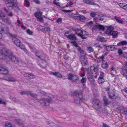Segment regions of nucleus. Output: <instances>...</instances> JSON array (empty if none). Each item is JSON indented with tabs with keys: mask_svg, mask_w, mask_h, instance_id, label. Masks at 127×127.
<instances>
[{
	"mask_svg": "<svg viewBox=\"0 0 127 127\" xmlns=\"http://www.w3.org/2000/svg\"><path fill=\"white\" fill-rule=\"evenodd\" d=\"M41 52L38 51L36 52L35 54L39 58H40V54Z\"/></svg>",
	"mask_w": 127,
	"mask_h": 127,
	"instance_id": "46",
	"label": "nucleus"
},
{
	"mask_svg": "<svg viewBox=\"0 0 127 127\" xmlns=\"http://www.w3.org/2000/svg\"><path fill=\"white\" fill-rule=\"evenodd\" d=\"M109 97L110 98H114L115 95L114 92L112 90L110 91L109 92H108Z\"/></svg>",
	"mask_w": 127,
	"mask_h": 127,
	"instance_id": "20",
	"label": "nucleus"
},
{
	"mask_svg": "<svg viewBox=\"0 0 127 127\" xmlns=\"http://www.w3.org/2000/svg\"><path fill=\"white\" fill-rule=\"evenodd\" d=\"M92 103L93 104V107L95 110L100 112H102V104L99 100L94 99L92 101Z\"/></svg>",
	"mask_w": 127,
	"mask_h": 127,
	"instance_id": "2",
	"label": "nucleus"
},
{
	"mask_svg": "<svg viewBox=\"0 0 127 127\" xmlns=\"http://www.w3.org/2000/svg\"><path fill=\"white\" fill-rule=\"evenodd\" d=\"M28 77L30 79H33L34 78V76L31 74H29Z\"/></svg>",
	"mask_w": 127,
	"mask_h": 127,
	"instance_id": "51",
	"label": "nucleus"
},
{
	"mask_svg": "<svg viewBox=\"0 0 127 127\" xmlns=\"http://www.w3.org/2000/svg\"><path fill=\"white\" fill-rule=\"evenodd\" d=\"M121 111L123 114L127 116V109L124 108L123 110H121Z\"/></svg>",
	"mask_w": 127,
	"mask_h": 127,
	"instance_id": "38",
	"label": "nucleus"
},
{
	"mask_svg": "<svg viewBox=\"0 0 127 127\" xmlns=\"http://www.w3.org/2000/svg\"><path fill=\"white\" fill-rule=\"evenodd\" d=\"M106 49L107 51H111L114 50L115 48L114 45H109L106 47Z\"/></svg>",
	"mask_w": 127,
	"mask_h": 127,
	"instance_id": "19",
	"label": "nucleus"
},
{
	"mask_svg": "<svg viewBox=\"0 0 127 127\" xmlns=\"http://www.w3.org/2000/svg\"><path fill=\"white\" fill-rule=\"evenodd\" d=\"M92 73L88 72L87 73V76L89 80L90 81H92L93 80V76L92 75Z\"/></svg>",
	"mask_w": 127,
	"mask_h": 127,
	"instance_id": "23",
	"label": "nucleus"
},
{
	"mask_svg": "<svg viewBox=\"0 0 127 127\" xmlns=\"http://www.w3.org/2000/svg\"><path fill=\"white\" fill-rule=\"evenodd\" d=\"M110 70L112 73H113L114 74L116 73V69L113 67H110Z\"/></svg>",
	"mask_w": 127,
	"mask_h": 127,
	"instance_id": "33",
	"label": "nucleus"
},
{
	"mask_svg": "<svg viewBox=\"0 0 127 127\" xmlns=\"http://www.w3.org/2000/svg\"><path fill=\"white\" fill-rule=\"evenodd\" d=\"M86 79L85 77L83 78L81 80V83L83 84V85L84 86L85 85L86 82Z\"/></svg>",
	"mask_w": 127,
	"mask_h": 127,
	"instance_id": "35",
	"label": "nucleus"
},
{
	"mask_svg": "<svg viewBox=\"0 0 127 127\" xmlns=\"http://www.w3.org/2000/svg\"><path fill=\"white\" fill-rule=\"evenodd\" d=\"M79 32L78 33H77V34L78 35L80 36L83 39H86L87 37L85 36V35H87L88 33L86 31L83 30H81L79 31Z\"/></svg>",
	"mask_w": 127,
	"mask_h": 127,
	"instance_id": "9",
	"label": "nucleus"
},
{
	"mask_svg": "<svg viewBox=\"0 0 127 127\" xmlns=\"http://www.w3.org/2000/svg\"><path fill=\"white\" fill-rule=\"evenodd\" d=\"M59 1V0H54L53 2V4L57 5L59 6L60 5V4L59 2L58 1Z\"/></svg>",
	"mask_w": 127,
	"mask_h": 127,
	"instance_id": "43",
	"label": "nucleus"
},
{
	"mask_svg": "<svg viewBox=\"0 0 127 127\" xmlns=\"http://www.w3.org/2000/svg\"><path fill=\"white\" fill-rule=\"evenodd\" d=\"M122 92L124 96L127 97V89H123L122 90Z\"/></svg>",
	"mask_w": 127,
	"mask_h": 127,
	"instance_id": "29",
	"label": "nucleus"
},
{
	"mask_svg": "<svg viewBox=\"0 0 127 127\" xmlns=\"http://www.w3.org/2000/svg\"><path fill=\"white\" fill-rule=\"evenodd\" d=\"M3 25L1 23H0V31H3L4 30L2 28V27ZM2 37V35L1 33H0V39Z\"/></svg>",
	"mask_w": 127,
	"mask_h": 127,
	"instance_id": "32",
	"label": "nucleus"
},
{
	"mask_svg": "<svg viewBox=\"0 0 127 127\" xmlns=\"http://www.w3.org/2000/svg\"><path fill=\"white\" fill-rule=\"evenodd\" d=\"M0 17L2 18L5 17V15L4 13L1 11H0Z\"/></svg>",
	"mask_w": 127,
	"mask_h": 127,
	"instance_id": "44",
	"label": "nucleus"
},
{
	"mask_svg": "<svg viewBox=\"0 0 127 127\" xmlns=\"http://www.w3.org/2000/svg\"><path fill=\"white\" fill-rule=\"evenodd\" d=\"M98 66L97 65L91 66L90 69L91 73L93 74H96L98 72Z\"/></svg>",
	"mask_w": 127,
	"mask_h": 127,
	"instance_id": "11",
	"label": "nucleus"
},
{
	"mask_svg": "<svg viewBox=\"0 0 127 127\" xmlns=\"http://www.w3.org/2000/svg\"><path fill=\"white\" fill-rule=\"evenodd\" d=\"M62 21L61 19L59 18L57 20V22L59 24L61 23Z\"/></svg>",
	"mask_w": 127,
	"mask_h": 127,
	"instance_id": "52",
	"label": "nucleus"
},
{
	"mask_svg": "<svg viewBox=\"0 0 127 127\" xmlns=\"http://www.w3.org/2000/svg\"><path fill=\"white\" fill-rule=\"evenodd\" d=\"M41 90H40L38 88H37L36 89V91L37 92V93H40V91H41Z\"/></svg>",
	"mask_w": 127,
	"mask_h": 127,
	"instance_id": "61",
	"label": "nucleus"
},
{
	"mask_svg": "<svg viewBox=\"0 0 127 127\" xmlns=\"http://www.w3.org/2000/svg\"><path fill=\"white\" fill-rule=\"evenodd\" d=\"M27 32L28 34L30 35H32V34L33 32L31 31L30 29H28L27 31Z\"/></svg>",
	"mask_w": 127,
	"mask_h": 127,
	"instance_id": "50",
	"label": "nucleus"
},
{
	"mask_svg": "<svg viewBox=\"0 0 127 127\" xmlns=\"http://www.w3.org/2000/svg\"><path fill=\"white\" fill-rule=\"evenodd\" d=\"M114 19L118 23L120 24H122L124 23L127 24V18H122L121 20H120L118 17L115 16L114 17Z\"/></svg>",
	"mask_w": 127,
	"mask_h": 127,
	"instance_id": "8",
	"label": "nucleus"
},
{
	"mask_svg": "<svg viewBox=\"0 0 127 127\" xmlns=\"http://www.w3.org/2000/svg\"><path fill=\"white\" fill-rule=\"evenodd\" d=\"M75 19L77 20H79L81 21H84L85 19V17L83 15H79L75 18Z\"/></svg>",
	"mask_w": 127,
	"mask_h": 127,
	"instance_id": "17",
	"label": "nucleus"
},
{
	"mask_svg": "<svg viewBox=\"0 0 127 127\" xmlns=\"http://www.w3.org/2000/svg\"><path fill=\"white\" fill-rule=\"evenodd\" d=\"M68 34V32L66 33L65 34V35L68 38L72 40H75L76 39V37L74 34H71L70 35H67V34Z\"/></svg>",
	"mask_w": 127,
	"mask_h": 127,
	"instance_id": "14",
	"label": "nucleus"
},
{
	"mask_svg": "<svg viewBox=\"0 0 127 127\" xmlns=\"http://www.w3.org/2000/svg\"><path fill=\"white\" fill-rule=\"evenodd\" d=\"M94 23L92 21H91L88 23L87 25L93 28L95 27V25H94Z\"/></svg>",
	"mask_w": 127,
	"mask_h": 127,
	"instance_id": "30",
	"label": "nucleus"
},
{
	"mask_svg": "<svg viewBox=\"0 0 127 127\" xmlns=\"http://www.w3.org/2000/svg\"><path fill=\"white\" fill-rule=\"evenodd\" d=\"M5 1L7 6L8 7H12L15 10H17L18 8L16 0H13L12 1L10 0H4Z\"/></svg>",
	"mask_w": 127,
	"mask_h": 127,
	"instance_id": "4",
	"label": "nucleus"
},
{
	"mask_svg": "<svg viewBox=\"0 0 127 127\" xmlns=\"http://www.w3.org/2000/svg\"><path fill=\"white\" fill-rule=\"evenodd\" d=\"M23 49V51L25 53H28V51L26 49H24V48Z\"/></svg>",
	"mask_w": 127,
	"mask_h": 127,
	"instance_id": "62",
	"label": "nucleus"
},
{
	"mask_svg": "<svg viewBox=\"0 0 127 127\" xmlns=\"http://www.w3.org/2000/svg\"><path fill=\"white\" fill-rule=\"evenodd\" d=\"M9 36L12 37V40L14 44L18 47L21 49L24 48V46L21 42L20 41L16 38V36L11 33H9Z\"/></svg>",
	"mask_w": 127,
	"mask_h": 127,
	"instance_id": "3",
	"label": "nucleus"
},
{
	"mask_svg": "<svg viewBox=\"0 0 127 127\" xmlns=\"http://www.w3.org/2000/svg\"><path fill=\"white\" fill-rule=\"evenodd\" d=\"M5 80L11 82H14L16 81V79L10 76H8L5 79Z\"/></svg>",
	"mask_w": 127,
	"mask_h": 127,
	"instance_id": "18",
	"label": "nucleus"
},
{
	"mask_svg": "<svg viewBox=\"0 0 127 127\" xmlns=\"http://www.w3.org/2000/svg\"><path fill=\"white\" fill-rule=\"evenodd\" d=\"M111 34L113 38H115L118 35V32L117 31H114Z\"/></svg>",
	"mask_w": 127,
	"mask_h": 127,
	"instance_id": "28",
	"label": "nucleus"
},
{
	"mask_svg": "<svg viewBox=\"0 0 127 127\" xmlns=\"http://www.w3.org/2000/svg\"><path fill=\"white\" fill-rule=\"evenodd\" d=\"M87 50L89 52L91 53L94 51V49L92 47L89 46L87 48Z\"/></svg>",
	"mask_w": 127,
	"mask_h": 127,
	"instance_id": "39",
	"label": "nucleus"
},
{
	"mask_svg": "<svg viewBox=\"0 0 127 127\" xmlns=\"http://www.w3.org/2000/svg\"><path fill=\"white\" fill-rule=\"evenodd\" d=\"M103 127H110L109 126L106 125L105 124L103 123L102 125Z\"/></svg>",
	"mask_w": 127,
	"mask_h": 127,
	"instance_id": "57",
	"label": "nucleus"
},
{
	"mask_svg": "<svg viewBox=\"0 0 127 127\" xmlns=\"http://www.w3.org/2000/svg\"><path fill=\"white\" fill-rule=\"evenodd\" d=\"M107 29L106 31V33L108 35H111V33L113 30V28L110 26H108Z\"/></svg>",
	"mask_w": 127,
	"mask_h": 127,
	"instance_id": "15",
	"label": "nucleus"
},
{
	"mask_svg": "<svg viewBox=\"0 0 127 127\" xmlns=\"http://www.w3.org/2000/svg\"><path fill=\"white\" fill-rule=\"evenodd\" d=\"M84 100H85V99L83 97H77L76 98H75L74 102L75 103L79 104L80 103V101L82 100V101H84Z\"/></svg>",
	"mask_w": 127,
	"mask_h": 127,
	"instance_id": "16",
	"label": "nucleus"
},
{
	"mask_svg": "<svg viewBox=\"0 0 127 127\" xmlns=\"http://www.w3.org/2000/svg\"><path fill=\"white\" fill-rule=\"evenodd\" d=\"M123 75L127 77L126 78H127V71L125 70L123 73Z\"/></svg>",
	"mask_w": 127,
	"mask_h": 127,
	"instance_id": "53",
	"label": "nucleus"
},
{
	"mask_svg": "<svg viewBox=\"0 0 127 127\" xmlns=\"http://www.w3.org/2000/svg\"><path fill=\"white\" fill-rule=\"evenodd\" d=\"M104 73L102 72H101L99 76V77L98 80V82L100 84H102L104 82V80L103 78Z\"/></svg>",
	"mask_w": 127,
	"mask_h": 127,
	"instance_id": "12",
	"label": "nucleus"
},
{
	"mask_svg": "<svg viewBox=\"0 0 127 127\" xmlns=\"http://www.w3.org/2000/svg\"><path fill=\"white\" fill-rule=\"evenodd\" d=\"M83 1L85 3H88L90 4H93L94 5H98L95 3L92 2L90 0H83Z\"/></svg>",
	"mask_w": 127,
	"mask_h": 127,
	"instance_id": "24",
	"label": "nucleus"
},
{
	"mask_svg": "<svg viewBox=\"0 0 127 127\" xmlns=\"http://www.w3.org/2000/svg\"><path fill=\"white\" fill-rule=\"evenodd\" d=\"M50 31V29L49 28H43L42 30V31L43 32L45 31Z\"/></svg>",
	"mask_w": 127,
	"mask_h": 127,
	"instance_id": "41",
	"label": "nucleus"
},
{
	"mask_svg": "<svg viewBox=\"0 0 127 127\" xmlns=\"http://www.w3.org/2000/svg\"><path fill=\"white\" fill-rule=\"evenodd\" d=\"M6 56L16 64L20 62V59L16 58L10 50L0 45V59H4Z\"/></svg>",
	"mask_w": 127,
	"mask_h": 127,
	"instance_id": "1",
	"label": "nucleus"
},
{
	"mask_svg": "<svg viewBox=\"0 0 127 127\" xmlns=\"http://www.w3.org/2000/svg\"><path fill=\"white\" fill-rule=\"evenodd\" d=\"M25 4L27 7L29 6L30 3L28 0H25Z\"/></svg>",
	"mask_w": 127,
	"mask_h": 127,
	"instance_id": "40",
	"label": "nucleus"
},
{
	"mask_svg": "<svg viewBox=\"0 0 127 127\" xmlns=\"http://www.w3.org/2000/svg\"><path fill=\"white\" fill-rule=\"evenodd\" d=\"M29 74L27 73H25L24 74V75L25 77H28Z\"/></svg>",
	"mask_w": 127,
	"mask_h": 127,
	"instance_id": "60",
	"label": "nucleus"
},
{
	"mask_svg": "<svg viewBox=\"0 0 127 127\" xmlns=\"http://www.w3.org/2000/svg\"><path fill=\"white\" fill-rule=\"evenodd\" d=\"M72 95L73 96H76L77 97H78V96L79 97L80 95L79 94V93L78 91H76L73 92L72 94Z\"/></svg>",
	"mask_w": 127,
	"mask_h": 127,
	"instance_id": "27",
	"label": "nucleus"
},
{
	"mask_svg": "<svg viewBox=\"0 0 127 127\" xmlns=\"http://www.w3.org/2000/svg\"><path fill=\"white\" fill-rule=\"evenodd\" d=\"M17 22L18 23V25H19L21 24V22L20 21V20H17Z\"/></svg>",
	"mask_w": 127,
	"mask_h": 127,
	"instance_id": "59",
	"label": "nucleus"
},
{
	"mask_svg": "<svg viewBox=\"0 0 127 127\" xmlns=\"http://www.w3.org/2000/svg\"><path fill=\"white\" fill-rule=\"evenodd\" d=\"M120 6L124 9L127 11V4L125 3H121L120 4Z\"/></svg>",
	"mask_w": 127,
	"mask_h": 127,
	"instance_id": "21",
	"label": "nucleus"
},
{
	"mask_svg": "<svg viewBox=\"0 0 127 127\" xmlns=\"http://www.w3.org/2000/svg\"><path fill=\"white\" fill-rule=\"evenodd\" d=\"M103 100L104 104H107L109 103V101L107 100L106 97L105 96H104L103 97Z\"/></svg>",
	"mask_w": 127,
	"mask_h": 127,
	"instance_id": "36",
	"label": "nucleus"
},
{
	"mask_svg": "<svg viewBox=\"0 0 127 127\" xmlns=\"http://www.w3.org/2000/svg\"><path fill=\"white\" fill-rule=\"evenodd\" d=\"M4 10L8 13V15L10 17H12L13 16L12 13L11 12H8V11L6 8H4Z\"/></svg>",
	"mask_w": 127,
	"mask_h": 127,
	"instance_id": "34",
	"label": "nucleus"
},
{
	"mask_svg": "<svg viewBox=\"0 0 127 127\" xmlns=\"http://www.w3.org/2000/svg\"><path fill=\"white\" fill-rule=\"evenodd\" d=\"M57 76V77L60 78H62L63 77V76H62L61 74L59 73V72H58V73Z\"/></svg>",
	"mask_w": 127,
	"mask_h": 127,
	"instance_id": "54",
	"label": "nucleus"
},
{
	"mask_svg": "<svg viewBox=\"0 0 127 127\" xmlns=\"http://www.w3.org/2000/svg\"><path fill=\"white\" fill-rule=\"evenodd\" d=\"M64 12H71V10H64Z\"/></svg>",
	"mask_w": 127,
	"mask_h": 127,
	"instance_id": "63",
	"label": "nucleus"
},
{
	"mask_svg": "<svg viewBox=\"0 0 127 127\" xmlns=\"http://www.w3.org/2000/svg\"><path fill=\"white\" fill-rule=\"evenodd\" d=\"M96 12H92L91 13V17H95L96 14Z\"/></svg>",
	"mask_w": 127,
	"mask_h": 127,
	"instance_id": "47",
	"label": "nucleus"
},
{
	"mask_svg": "<svg viewBox=\"0 0 127 127\" xmlns=\"http://www.w3.org/2000/svg\"><path fill=\"white\" fill-rule=\"evenodd\" d=\"M40 94L44 96L48 95V94L45 92L44 91L41 90L40 92Z\"/></svg>",
	"mask_w": 127,
	"mask_h": 127,
	"instance_id": "45",
	"label": "nucleus"
},
{
	"mask_svg": "<svg viewBox=\"0 0 127 127\" xmlns=\"http://www.w3.org/2000/svg\"><path fill=\"white\" fill-rule=\"evenodd\" d=\"M29 95H30L31 96L34 98H36L37 96V95L36 94L32 93L30 91L29 92Z\"/></svg>",
	"mask_w": 127,
	"mask_h": 127,
	"instance_id": "37",
	"label": "nucleus"
},
{
	"mask_svg": "<svg viewBox=\"0 0 127 127\" xmlns=\"http://www.w3.org/2000/svg\"><path fill=\"white\" fill-rule=\"evenodd\" d=\"M5 127H12L10 123H7L5 124Z\"/></svg>",
	"mask_w": 127,
	"mask_h": 127,
	"instance_id": "48",
	"label": "nucleus"
},
{
	"mask_svg": "<svg viewBox=\"0 0 127 127\" xmlns=\"http://www.w3.org/2000/svg\"><path fill=\"white\" fill-rule=\"evenodd\" d=\"M104 58V57L103 55H102L101 57L98 58L97 59V61L98 63H100L102 62H103L104 61L103 59Z\"/></svg>",
	"mask_w": 127,
	"mask_h": 127,
	"instance_id": "31",
	"label": "nucleus"
},
{
	"mask_svg": "<svg viewBox=\"0 0 127 127\" xmlns=\"http://www.w3.org/2000/svg\"><path fill=\"white\" fill-rule=\"evenodd\" d=\"M68 79L73 82L77 83L79 79V77L77 75L70 73L68 74Z\"/></svg>",
	"mask_w": 127,
	"mask_h": 127,
	"instance_id": "6",
	"label": "nucleus"
},
{
	"mask_svg": "<svg viewBox=\"0 0 127 127\" xmlns=\"http://www.w3.org/2000/svg\"><path fill=\"white\" fill-rule=\"evenodd\" d=\"M108 66V64L107 62L105 61H103L102 62L101 64V67L103 68H107Z\"/></svg>",
	"mask_w": 127,
	"mask_h": 127,
	"instance_id": "22",
	"label": "nucleus"
},
{
	"mask_svg": "<svg viewBox=\"0 0 127 127\" xmlns=\"http://www.w3.org/2000/svg\"><path fill=\"white\" fill-rule=\"evenodd\" d=\"M127 44V42L126 41H121L118 43L117 44V45L118 46H120V45H126Z\"/></svg>",
	"mask_w": 127,
	"mask_h": 127,
	"instance_id": "26",
	"label": "nucleus"
},
{
	"mask_svg": "<svg viewBox=\"0 0 127 127\" xmlns=\"http://www.w3.org/2000/svg\"><path fill=\"white\" fill-rule=\"evenodd\" d=\"M42 14V13L39 11H36L34 13L35 17L37 18L38 21L41 22L43 21V18L41 17Z\"/></svg>",
	"mask_w": 127,
	"mask_h": 127,
	"instance_id": "7",
	"label": "nucleus"
},
{
	"mask_svg": "<svg viewBox=\"0 0 127 127\" xmlns=\"http://www.w3.org/2000/svg\"><path fill=\"white\" fill-rule=\"evenodd\" d=\"M8 73V71L6 69L0 67V73L5 75L7 74Z\"/></svg>",
	"mask_w": 127,
	"mask_h": 127,
	"instance_id": "13",
	"label": "nucleus"
},
{
	"mask_svg": "<svg viewBox=\"0 0 127 127\" xmlns=\"http://www.w3.org/2000/svg\"><path fill=\"white\" fill-rule=\"evenodd\" d=\"M32 2H35L37 3H39V0H30Z\"/></svg>",
	"mask_w": 127,
	"mask_h": 127,
	"instance_id": "55",
	"label": "nucleus"
},
{
	"mask_svg": "<svg viewBox=\"0 0 127 127\" xmlns=\"http://www.w3.org/2000/svg\"><path fill=\"white\" fill-rule=\"evenodd\" d=\"M30 91H22L20 93V94L21 95H23L25 94H27V95H29Z\"/></svg>",
	"mask_w": 127,
	"mask_h": 127,
	"instance_id": "42",
	"label": "nucleus"
},
{
	"mask_svg": "<svg viewBox=\"0 0 127 127\" xmlns=\"http://www.w3.org/2000/svg\"><path fill=\"white\" fill-rule=\"evenodd\" d=\"M52 100L51 98L49 97L47 98H42V99L39 100L38 101L43 105L48 106L51 102Z\"/></svg>",
	"mask_w": 127,
	"mask_h": 127,
	"instance_id": "5",
	"label": "nucleus"
},
{
	"mask_svg": "<svg viewBox=\"0 0 127 127\" xmlns=\"http://www.w3.org/2000/svg\"><path fill=\"white\" fill-rule=\"evenodd\" d=\"M95 27L99 30H103L104 29V28L102 25L99 24H96L95 25Z\"/></svg>",
	"mask_w": 127,
	"mask_h": 127,
	"instance_id": "25",
	"label": "nucleus"
},
{
	"mask_svg": "<svg viewBox=\"0 0 127 127\" xmlns=\"http://www.w3.org/2000/svg\"><path fill=\"white\" fill-rule=\"evenodd\" d=\"M58 72H52L51 74L55 76H57Z\"/></svg>",
	"mask_w": 127,
	"mask_h": 127,
	"instance_id": "58",
	"label": "nucleus"
},
{
	"mask_svg": "<svg viewBox=\"0 0 127 127\" xmlns=\"http://www.w3.org/2000/svg\"><path fill=\"white\" fill-rule=\"evenodd\" d=\"M80 60L83 65L84 66L88 64V62L85 56H81L80 57Z\"/></svg>",
	"mask_w": 127,
	"mask_h": 127,
	"instance_id": "10",
	"label": "nucleus"
},
{
	"mask_svg": "<svg viewBox=\"0 0 127 127\" xmlns=\"http://www.w3.org/2000/svg\"><path fill=\"white\" fill-rule=\"evenodd\" d=\"M71 43L73 44L76 47H78V44L75 41H73L71 42Z\"/></svg>",
	"mask_w": 127,
	"mask_h": 127,
	"instance_id": "49",
	"label": "nucleus"
},
{
	"mask_svg": "<svg viewBox=\"0 0 127 127\" xmlns=\"http://www.w3.org/2000/svg\"><path fill=\"white\" fill-rule=\"evenodd\" d=\"M118 52L119 55L122 54L123 53L121 49H119L118 50Z\"/></svg>",
	"mask_w": 127,
	"mask_h": 127,
	"instance_id": "56",
	"label": "nucleus"
},
{
	"mask_svg": "<svg viewBox=\"0 0 127 127\" xmlns=\"http://www.w3.org/2000/svg\"><path fill=\"white\" fill-rule=\"evenodd\" d=\"M21 28L22 29H23L24 30H25L26 28V27L25 26H24L23 25L22 26Z\"/></svg>",
	"mask_w": 127,
	"mask_h": 127,
	"instance_id": "64",
	"label": "nucleus"
}]
</instances>
